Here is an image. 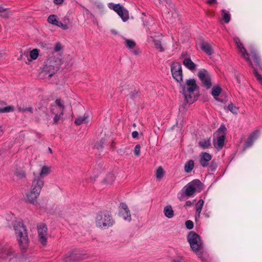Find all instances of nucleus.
<instances>
[{
	"label": "nucleus",
	"mask_w": 262,
	"mask_h": 262,
	"mask_svg": "<svg viewBox=\"0 0 262 262\" xmlns=\"http://www.w3.org/2000/svg\"><path fill=\"white\" fill-rule=\"evenodd\" d=\"M187 240L192 250L202 261L205 260L202 242L200 236L194 231H190L187 235Z\"/></svg>",
	"instance_id": "f03ea898"
},
{
	"label": "nucleus",
	"mask_w": 262,
	"mask_h": 262,
	"mask_svg": "<svg viewBox=\"0 0 262 262\" xmlns=\"http://www.w3.org/2000/svg\"><path fill=\"white\" fill-rule=\"evenodd\" d=\"M222 18L225 23L227 24L230 21V15L226 10H222Z\"/></svg>",
	"instance_id": "f704fd0d"
},
{
	"label": "nucleus",
	"mask_w": 262,
	"mask_h": 262,
	"mask_svg": "<svg viewBox=\"0 0 262 262\" xmlns=\"http://www.w3.org/2000/svg\"><path fill=\"white\" fill-rule=\"evenodd\" d=\"M216 0H207V3L209 4H213L216 2Z\"/></svg>",
	"instance_id": "13d9d810"
},
{
	"label": "nucleus",
	"mask_w": 262,
	"mask_h": 262,
	"mask_svg": "<svg viewBox=\"0 0 262 262\" xmlns=\"http://www.w3.org/2000/svg\"><path fill=\"white\" fill-rule=\"evenodd\" d=\"M226 130H227V128L225 127V126L224 125H221L220 126V127L217 130L216 132L217 133H222L223 134H225V135L226 136Z\"/></svg>",
	"instance_id": "09e8293b"
},
{
	"label": "nucleus",
	"mask_w": 262,
	"mask_h": 262,
	"mask_svg": "<svg viewBox=\"0 0 262 262\" xmlns=\"http://www.w3.org/2000/svg\"><path fill=\"white\" fill-rule=\"evenodd\" d=\"M204 202L203 200L201 199L198 201L196 204V213H195V220L199 219L200 217V214L202 210V208L204 205Z\"/></svg>",
	"instance_id": "4be33fe9"
},
{
	"label": "nucleus",
	"mask_w": 262,
	"mask_h": 262,
	"mask_svg": "<svg viewBox=\"0 0 262 262\" xmlns=\"http://www.w3.org/2000/svg\"><path fill=\"white\" fill-rule=\"evenodd\" d=\"M40 193L30 189V191L26 194L27 201L28 203L35 204Z\"/></svg>",
	"instance_id": "2eb2a0df"
},
{
	"label": "nucleus",
	"mask_w": 262,
	"mask_h": 262,
	"mask_svg": "<svg viewBox=\"0 0 262 262\" xmlns=\"http://www.w3.org/2000/svg\"><path fill=\"white\" fill-rule=\"evenodd\" d=\"M250 52L254 62L253 65L257 69V70H259L262 73V62L257 54L256 50L253 48H251L250 49Z\"/></svg>",
	"instance_id": "ddd939ff"
},
{
	"label": "nucleus",
	"mask_w": 262,
	"mask_h": 262,
	"mask_svg": "<svg viewBox=\"0 0 262 262\" xmlns=\"http://www.w3.org/2000/svg\"><path fill=\"white\" fill-rule=\"evenodd\" d=\"M152 41L154 43L155 47L159 50L160 52H163L164 51V48L163 47L161 40H157L153 37H150Z\"/></svg>",
	"instance_id": "c85d7f7f"
},
{
	"label": "nucleus",
	"mask_w": 262,
	"mask_h": 262,
	"mask_svg": "<svg viewBox=\"0 0 262 262\" xmlns=\"http://www.w3.org/2000/svg\"><path fill=\"white\" fill-rule=\"evenodd\" d=\"M57 71V67L50 64H46L43 69L45 75H47L49 77H51Z\"/></svg>",
	"instance_id": "dca6fc26"
},
{
	"label": "nucleus",
	"mask_w": 262,
	"mask_h": 262,
	"mask_svg": "<svg viewBox=\"0 0 262 262\" xmlns=\"http://www.w3.org/2000/svg\"><path fill=\"white\" fill-rule=\"evenodd\" d=\"M253 69V73L258 82L262 85V76L258 73V70L253 65H249Z\"/></svg>",
	"instance_id": "7c9ffc66"
},
{
	"label": "nucleus",
	"mask_w": 262,
	"mask_h": 262,
	"mask_svg": "<svg viewBox=\"0 0 262 262\" xmlns=\"http://www.w3.org/2000/svg\"><path fill=\"white\" fill-rule=\"evenodd\" d=\"M164 215L168 218H172L174 216L173 211L170 205L166 206L164 209Z\"/></svg>",
	"instance_id": "bb28decb"
},
{
	"label": "nucleus",
	"mask_w": 262,
	"mask_h": 262,
	"mask_svg": "<svg viewBox=\"0 0 262 262\" xmlns=\"http://www.w3.org/2000/svg\"><path fill=\"white\" fill-rule=\"evenodd\" d=\"M11 13L9 9L0 6V16L4 18H8Z\"/></svg>",
	"instance_id": "c756f323"
},
{
	"label": "nucleus",
	"mask_w": 262,
	"mask_h": 262,
	"mask_svg": "<svg viewBox=\"0 0 262 262\" xmlns=\"http://www.w3.org/2000/svg\"><path fill=\"white\" fill-rule=\"evenodd\" d=\"M200 48L208 55H211L214 53L211 45L207 42L203 41L201 42Z\"/></svg>",
	"instance_id": "a211bd4d"
},
{
	"label": "nucleus",
	"mask_w": 262,
	"mask_h": 262,
	"mask_svg": "<svg viewBox=\"0 0 262 262\" xmlns=\"http://www.w3.org/2000/svg\"><path fill=\"white\" fill-rule=\"evenodd\" d=\"M121 210H125L128 211L129 210L127 205L124 203H120Z\"/></svg>",
	"instance_id": "864d4df0"
},
{
	"label": "nucleus",
	"mask_w": 262,
	"mask_h": 262,
	"mask_svg": "<svg viewBox=\"0 0 262 262\" xmlns=\"http://www.w3.org/2000/svg\"><path fill=\"white\" fill-rule=\"evenodd\" d=\"M200 147L203 149L208 148L211 146L210 139H204L198 142Z\"/></svg>",
	"instance_id": "cd10ccee"
},
{
	"label": "nucleus",
	"mask_w": 262,
	"mask_h": 262,
	"mask_svg": "<svg viewBox=\"0 0 262 262\" xmlns=\"http://www.w3.org/2000/svg\"><path fill=\"white\" fill-rule=\"evenodd\" d=\"M115 178L113 173H108L105 178V181L107 184H112Z\"/></svg>",
	"instance_id": "37998d69"
},
{
	"label": "nucleus",
	"mask_w": 262,
	"mask_h": 262,
	"mask_svg": "<svg viewBox=\"0 0 262 262\" xmlns=\"http://www.w3.org/2000/svg\"><path fill=\"white\" fill-rule=\"evenodd\" d=\"M258 130H255L251 134L248 138L247 141L245 142L243 149L245 150L247 148L251 146L253 143L254 140L256 139L257 136Z\"/></svg>",
	"instance_id": "f3484780"
},
{
	"label": "nucleus",
	"mask_w": 262,
	"mask_h": 262,
	"mask_svg": "<svg viewBox=\"0 0 262 262\" xmlns=\"http://www.w3.org/2000/svg\"><path fill=\"white\" fill-rule=\"evenodd\" d=\"M63 2V0H54V2L56 4H61Z\"/></svg>",
	"instance_id": "6e6d98bb"
},
{
	"label": "nucleus",
	"mask_w": 262,
	"mask_h": 262,
	"mask_svg": "<svg viewBox=\"0 0 262 262\" xmlns=\"http://www.w3.org/2000/svg\"><path fill=\"white\" fill-rule=\"evenodd\" d=\"M225 139V134H222L217 138V141L216 142H214V146L215 148H219L220 149L222 148L224 145V141Z\"/></svg>",
	"instance_id": "412c9836"
},
{
	"label": "nucleus",
	"mask_w": 262,
	"mask_h": 262,
	"mask_svg": "<svg viewBox=\"0 0 262 262\" xmlns=\"http://www.w3.org/2000/svg\"><path fill=\"white\" fill-rule=\"evenodd\" d=\"M233 40L240 52L242 54L243 57L246 60L249 65H252V61L250 58L249 55L241 42L240 39L237 37H235Z\"/></svg>",
	"instance_id": "f8f14e48"
},
{
	"label": "nucleus",
	"mask_w": 262,
	"mask_h": 262,
	"mask_svg": "<svg viewBox=\"0 0 262 262\" xmlns=\"http://www.w3.org/2000/svg\"><path fill=\"white\" fill-rule=\"evenodd\" d=\"M62 49V47L61 46L60 43L57 42L54 46V51L56 52H57L61 51Z\"/></svg>",
	"instance_id": "603ef678"
},
{
	"label": "nucleus",
	"mask_w": 262,
	"mask_h": 262,
	"mask_svg": "<svg viewBox=\"0 0 262 262\" xmlns=\"http://www.w3.org/2000/svg\"><path fill=\"white\" fill-rule=\"evenodd\" d=\"M0 254L2 258L10 261L13 257L16 256L13 249L11 247H4L0 245Z\"/></svg>",
	"instance_id": "9d476101"
},
{
	"label": "nucleus",
	"mask_w": 262,
	"mask_h": 262,
	"mask_svg": "<svg viewBox=\"0 0 262 262\" xmlns=\"http://www.w3.org/2000/svg\"><path fill=\"white\" fill-rule=\"evenodd\" d=\"M204 189L203 183L198 179L188 183L182 189L183 195L188 197L192 196L195 192H200Z\"/></svg>",
	"instance_id": "39448f33"
},
{
	"label": "nucleus",
	"mask_w": 262,
	"mask_h": 262,
	"mask_svg": "<svg viewBox=\"0 0 262 262\" xmlns=\"http://www.w3.org/2000/svg\"><path fill=\"white\" fill-rule=\"evenodd\" d=\"M49 23L59 27V21L57 19V16L54 14L50 15L48 18Z\"/></svg>",
	"instance_id": "473e14b6"
},
{
	"label": "nucleus",
	"mask_w": 262,
	"mask_h": 262,
	"mask_svg": "<svg viewBox=\"0 0 262 262\" xmlns=\"http://www.w3.org/2000/svg\"><path fill=\"white\" fill-rule=\"evenodd\" d=\"M183 64L189 70L191 71L194 70L196 68V65L191 60L190 58H186L183 61Z\"/></svg>",
	"instance_id": "aec40b11"
},
{
	"label": "nucleus",
	"mask_w": 262,
	"mask_h": 262,
	"mask_svg": "<svg viewBox=\"0 0 262 262\" xmlns=\"http://www.w3.org/2000/svg\"><path fill=\"white\" fill-rule=\"evenodd\" d=\"M181 86L182 88V94L185 102L189 104L193 103L196 100L194 94V92L197 88L195 80L194 79H187L185 84L181 83Z\"/></svg>",
	"instance_id": "7ed1b4c3"
},
{
	"label": "nucleus",
	"mask_w": 262,
	"mask_h": 262,
	"mask_svg": "<svg viewBox=\"0 0 262 262\" xmlns=\"http://www.w3.org/2000/svg\"><path fill=\"white\" fill-rule=\"evenodd\" d=\"M70 23V19L67 16H64L61 21H59V27L63 30H67L69 28V24Z\"/></svg>",
	"instance_id": "393cba45"
},
{
	"label": "nucleus",
	"mask_w": 262,
	"mask_h": 262,
	"mask_svg": "<svg viewBox=\"0 0 262 262\" xmlns=\"http://www.w3.org/2000/svg\"><path fill=\"white\" fill-rule=\"evenodd\" d=\"M119 214L120 215L122 216L125 220H127L128 221L131 220V215L129 210H120Z\"/></svg>",
	"instance_id": "72a5a7b5"
},
{
	"label": "nucleus",
	"mask_w": 262,
	"mask_h": 262,
	"mask_svg": "<svg viewBox=\"0 0 262 262\" xmlns=\"http://www.w3.org/2000/svg\"><path fill=\"white\" fill-rule=\"evenodd\" d=\"M108 7L111 9L115 11L122 18L123 21L127 20L129 18L128 12L119 4H115L110 3Z\"/></svg>",
	"instance_id": "1a4fd4ad"
},
{
	"label": "nucleus",
	"mask_w": 262,
	"mask_h": 262,
	"mask_svg": "<svg viewBox=\"0 0 262 262\" xmlns=\"http://www.w3.org/2000/svg\"><path fill=\"white\" fill-rule=\"evenodd\" d=\"M55 103L61 109V111H62L63 112L65 107L62 104L61 99H57L55 100Z\"/></svg>",
	"instance_id": "49530a36"
},
{
	"label": "nucleus",
	"mask_w": 262,
	"mask_h": 262,
	"mask_svg": "<svg viewBox=\"0 0 262 262\" xmlns=\"http://www.w3.org/2000/svg\"><path fill=\"white\" fill-rule=\"evenodd\" d=\"M104 143L105 139L102 138L99 141L95 143V144L94 145V147L98 149H102L103 148Z\"/></svg>",
	"instance_id": "ea45409f"
},
{
	"label": "nucleus",
	"mask_w": 262,
	"mask_h": 262,
	"mask_svg": "<svg viewBox=\"0 0 262 262\" xmlns=\"http://www.w3.org/2000/svg\"><path fill=\"white\" fill-rule=\"evenodd\" d=\"M15 175L19 179H23L26 177V173L25 170H17L15 172Z\"/></svg>",
	"instance_id": "4c0bfd02"
},
{
	"label": "nucleus",
	"mask_w": 262,
	"mask_h": 262,
	"mask_svg": "<svg viewBox=\"0 0 262 262\" xmlns=\"http://www.w3.org/2000/svg\"><path fill=\"white\" fill-rule=\"evenodd\" d=\"M211 155L209 153L206 152L202 153L200 160L201 165L204 167H207L208 165V162L211 160Z\"/></svg>",
	"instance_id": "6ab92c4d"
},
{
	"label": "nucleus",
	"mask_w": 262,
	"mask_h": 262,
	"mask_svg": "<svg viewBox=\"0 0 262 262\" xmlns=\"http://www.w3.org/2000/svg\"><path fill=\"white\" fill-rule=\"evenodd\" d=\"M198 76L202 82L203 86L209 89L212 86L211 78L209 73L205 69H202L198 72Z\"/></svg>",
	"instance_id": "0eeeda50"
},
{
	"label": "nucleus",
	"mask_w": 262,
	"mask_h": 262,
	"mask_svg": "<svg viewBox=\"0 0 262 262\" xmlns=\"http://www.w3.org/2000/svg\"><path fill=\"white\" fill-rule=\"evenodd\" d=\"M171 72L173 79L178 83L183 82L182 66L179 62H172L171 64Z\"/></svg>",
	"instance_id": "423d86ee"
},
{
	"label": "nucleus",
	"mask_w": 262,
	"mask_h": 262,
	"mask_svg": "<svg viewBox=\"0 0 262 262\" xmlns=\"http://www.w3.org/2000/svg\"><path fill=\"white\" fill-rule=\"evenodd\" d=\"M82 259V256L79 253L70 252L68 253L64 257V262H75Z\"/></svg>",
	"instance_id": "4468645a"
},
{
	"label": "nucleus",
	"mask_w": 262,
	"mask_h": 262,
	"mask_svg": "<svg viewBox=\"0 0 262 262\" xmlns=\"http://www.w3.org/2000/svg\"><path fill=\"white\" fill-rule=\"evenodd\" d=\"M139 135V133L137 131H134L132 133V137L134 138H138Z\"/></svg>",
	"instance_id": "5fc2aeb1"
},
{
	"label": "nucleus",
	"mask_w": 262,
	"mask_h": 262,
	"mask_svg": "<svg viewBox=\"0 0 262 262\" xmlns=\"http://www.w3.org/2000/svg\"><path fill=\"white\" fill-rule=\"evenodd\" d=\"M38 239L42 245L45 246L47 242V231L48 228L47 225L43 223L38 224L37 226Z\"/></svg>",
	"instance_id": "6e6552de"
},
{
	"label": "nucleus",
	"mask_w": 262,
	"mask_h": 262,
	"mask_svg": "<svg viewBox=\"0 0 262 262\" xmlns=\"http://www.w3.org/2000/svg\"><path fill=\"white\" fill-rule=\"evenodd\" d=\"M139 93V91L135 90L133 91L130 92V97L132 99H134L137 97Z\"/></svg>",
	"instance_id": "3c124183"
},
{
	"label": "nucleus",
	"mask_w": 262,
	"mask_h": 262,
	"mask_svg": "<svg viewBox=\"0 0 262 262\" xmlns=\"http://www.w3.org/2000/svg\"><path fill=\"white\" fill-rule=\"evenodd\" d=\"M51 112L53 114H55V116L53 119L54 123L57 124L58 122V121L60 120L62 116H63V112L62 111H60V112L59 113H56V112L55 111V108H52L51 110Z\"/></svg>",
	"instance_id": "2f4dec72"
},
{
	"label": "nucleus",
	"mask_w": 262,
	"mask_h": 262,
	"mask_svg": "<svg viewBox=\"0 0 262 262\" xmlns=\"http://www.w3.org/2000/svg\"><path fill=\"white\" fill-rule=\"evenodd\" d=\"M14 107L12 105L0 108V113H9L14 111Z\"/></svg>",
	"instance_id": "58836bf2"
},
{
	"label": "nucleus",
	"mask_w": 262,
	"mask_h": 262,
	"mask_svg": "<svg viewBox=\"0 0 262 262\" xmlns=\"http://www.w3.org/2000/svg\"><path fill=\"white\" fill-rule=\"evenodd\" d=\"M48 150L49 151V152L51 153V154H52V149L50 148V147H48Z\"/></svg>",
	"instance_id": "052dcab7"
},
{
	"label": "nucleus",
	"mask_w": 262,
	"mask_h": 262,
	"mask_svg": "<svg viewBox=\"0 0 262 262\" xmlns=\"http://www.w3.org/2000/svg\"><path fill=\"white\" fill-rule=\"evenodd\" d=\"M173 262H185L183 260H173Z\"/></svg>",
	"instance_id": "bf43d9fd"
},
{
	"label": "nucleus",
	"mask_w": 262,
	"mask_h": 262,
	"mask_svg": "<svg viewBox=\"0 0 262 262\" xmlns=\"http://www.w3.org/2000/svg\"><path fill=\"white\" fill-rule=\"evenodd\" d=\"M164 171L162 167H159L156 171V177L158 179H161L163 177Z\"/></svg>",
	"instance_id": "79ce46f5"
},
{
	"label": "nucleus",
	"mask_w": 262,
	"mask_h": 262,
	"mask_svg": "<svg viewBox=\"0 0 262 262\" xmlns=\"http://www.w3.org/2000/svg\"><path fill=\"white\" fill-rule=\"evenodd\" d=\"M111 214L108 211L99 212L96 217V224L98 227L106 229L111 227L114 224Z\"/></svg>",
	"instance_id": "20e7f679"
},
{
	"label": "nucleus",
	"mask_w": 262,
	"mask_h": 262,
	"mask_svg": "<svg viewBox=\"0 0 262 262\" xmlns=\"http://www.w3.org/2000/svg\"><path fill=\"white\" fill-rule=\"evenodd\" d=\"M49 173V168L47 166H43L40 172L37 176H41L42 177L43 175L48 174Z\"/></svg>",
	"instance_id": "c03bdc74"
},
{
	"label": "nucleus",
	"mask_w": 262,
	"mask_h": 262,
	"mask_svg": "<svg viewBox=\"0 0 262 262\" xmlns=\"http://www.w3.org/2000/svg\"><path fill=\"white\" fill-rule=\"evenodd\" d=\"M192 205V203L190 201H186L185 203L186 206H190Z\"/></svg>",
	"instance_id": "4d7b16f0"
},
{
	"label": "nucleus",
	"mask_w": 262,
	"mask_h": 262,
	"mask_svg": "<svg viewBox=\"0 0 262 262\" xmlns=\"http://www.w3.org/2000/svg\"><path fill=\"white\" fill-rule=\"evenodd\" d=\"M185 226L188 229H191L193 227V223L190 220H187L185 222Z\"/></svg>",
	"instance_id": "8fccbe9b"
},
{
	"label": "nucleus",
	"mask_w": 262,
	"mask_h": 262,
	"mask_svg": "<svg viewBox=\"0 0 262 262\" xmlns=\"http://www.w3.org/2000/svg\"><path fill=\"white\" fill-rule=\"evenodd\" d=\"M35 112H38L37 109H36V110H35Z\"/></svg>",
	"instance_id": "680f3d73"
},
{
	"label": "nucleus",
	"mask_w": 262,
	"mask_h": 262,
	"mask_svg": "<svg viewBox=\"0 0 262 262\" xmlns=\"http://www.w3.org/2000/svg\"><path fill=\"white\" fill-rule=\"evenodd\" d=\"M35 174V173H34ZM32 181L31 190L40 193L42 188L44 185L43 178L41 176H36Z\"/></svg>",
	"instance_id": "9b49d317"
},
{
	"label": "nucleus",
	"mask_w": 262,
	"mask_h": 262,
	"mask_svg": "<svg viewBox=\"0 0 262 262\" xmlns=\"http://www.w3.org/2000/svg\"><path fill=\"white\" fill-rule=\"evenodd\" d=\"M17 110L19 112L24 113L26 112H28L30 113H33V109L32 107H18L17 108Z\"/></svg>",
	"instance_id": "a18cd8bd"
},
{
	"label": "nucleus",
	"mask_w": 262,
	"mask_h": 262,
	"mask_svg": "<svg viewBox=\"0 0 262 262\" xmlns=\"http://www.w3.org/2000/svg\"><path fill=\"white\" fill-rule=\"evenodd\" d=\"M140 148L141 146L140 144H137L134 149V154L137 157H138L140 155Z\"/></svg>",
	"instance_id": "de8ad7c7"
},
{
	"label": "nucleus",
	"mask_w": 262,
	"mask_h": 262,
	"mask_svg": "<svg viewBox=\"0 0 262 262\" xmlns=\"http://www.w3.org/2000/svg\"><path fill=\"white\" fill-rule=\"evenodd\" d=\"M227 108L231 113L235 114H236L237 113L238 110V108L235 106H234L232 103H230V104H228Z\"/></svg>",
	"instance_id": "a19ab883"
},
{
	"label": "nucleus",
	"mask_w": 262,
	"mask_h": 262,
	"mask_svg": "<svg viewBox=\"0 0 262 262\" xmlns=\"http://www.w3.org/2000/svg\"><path fill=\"white\" fill-rule=\"evenodd\" d=\"M88 118V115L84 114L83 116H79L75 119V124L77 125H80L83 123H86L88 122L87 120Z\"/></svg>",
	"instance_id": "5701e85b"
},
{
	"label": "nucleus",
	"mask_w": 262,
	"mask_h": 262,
	"mask_svg": "<svg viewBox=\"0 0 262 262\" xmlns=\"http://www.w3.org/2000/svg\"><path fill=\"white\" fill-rule=\"evenodd\" d=\"M125 45L128 49H134L136 47V42L130 39H126L125 40Z\"/></svg>",
	"instance_id": "c9c22d12"
},
{
	"label": "nucleus",
	"mask_w": 262,
	"mask_h": 262,
	"mask_svg": "<svg viewBox=\"0 0 262 262\" xmlns=\"http://www.w3.org/2000/svg\"><path fill=\"white\" fill-rule=\"evenodd\" d=\"M194 163L193 160H189L184 165L185 171L189 173L194 168Z\"/></svg>",
	"instance_id": "a878e982"
},
{
	"label": "nucleus",
	"mask_w": 262,
	"mask_h": 262,
	"mask_svg": "<svg viewBox=\"0 0 262 262\" xmlns=\"http://www.w3.org/2000/svg\"><path fill=\"white\" fill-rule=\"evenodd\" d=\"M13 228L20 250L26 252L30 243L27 228L21 221H15Z\"/></svg>",
	"instance_id": "f257e3e1"
},
{
	"label": "nucleus",
	"mask_w": 262,
	"mask_h": 262,
	"mask_svg": "<svg viewBox=\"0 0 262 262\" xmlns=\"http://www.w3.org/2000/svg\"><path fill=\"white\" fill-rule=\"evenodd\" d=\"M222 92V89L220 86L215 85L212 89L211 94L215 98L216 100L222 101L220 98H217L216 97H218Z\"/></svg>",
	"instance_id": "b1692460"
},
{
	"label": "nucleus",
	"mask_w": 262,
	"mask_h": 262,
	"mask_svg": "<svg viewBox=\"0 0 262 262\" xmlns=\"http://www.w3.org/2000/svg\"><path fill=\"white\" fill-rule=\"evenodd\" d=\"M39 55V50L34 49L31 50L30 52V58L33 60H35L37 58Z\"/></svg>",
	"instance_id": "e433bc0d"
}]
</instances>
